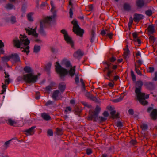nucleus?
Segmentation results:
<instances>
[{"label": "nucleus", "mask_w": 157, "mask_h": 157, "mask_svg": "<svg viewBox=\"0 0 157 157\" xmlns=\"http://www.w3.org/2000/svg\"><path fill=\"white\" fill-rule=\"evenodd\" d=\"M113 64L111 65V69L112 70H114H114L117 68V65H113Z\"/></svg>", "instance_id": "bf43d9fd"}, {"label": "nucleus", "mask_w": 157, "mask_h": 157, "mask_svg": "<svg viewBox=\"0 0 157 157\" xmlns=\"http://www.w3.org/2000/svg\"><path fill=\"white\" fill-rule=\"evenodd\" d=\"M81 112L82 110L80 108L78 107L75 108V114L79 115Z\"/></svg>", "instance_id": "7c9ffc66"}, {"label": "nucleus", "mask_w": 157, "mask_h": 157, "mask_svg": "<svg viewBox=\"0 0 157 157\" xmlns=\"http://www.w3.org/2000/svg\"><path fill=\"white\" fill-rule=\"evenodd\" d=\"M51 11L53 12L52 15L49 17H47L40 22V29L39 32L42 36H44L46 35L45 32L43 28L46 27L47 25L49 24L52 21V19H54L56 16V12L54 10L55 7L54 5L52 6Z\"/></svg>", "instance_id": "7ed1b4c3"}, {"label": "nucleus", "mask_w": 157, "mask_h": 157, "mask_svg": "<svg viewBox=\"0 0 157 157\" xmlns=\"http://www.w3.org/2000/svg\"><path fill=\"white\" fill-rule=\"evenodd\" d=\"M48 135L50 136H52L53 135V132L52 129H49L48 130L47 132Z\"/></svg>", "instance_id": "a18cd8bd"}, {"label": "nucleus", "mask_w": 157, "mask_h": 157, "mask_svg": "<svg viewBox=\"0 0 157 157\" xmlns=\"http://www.w3.org/2000/svg\"><path fill=\"white\" fill-rule=\"evenodd\" d=\"M150 116L153 119H156L157 116V110L155 109H153L150 114Z\"/></svg>", "instance_id": "a211bd4d"}, {"label": "nucleus", "mask_w": 157, "mask_h": 157, "mask_svg": "<svg viewBox=\"0 0 157 157\" xmlns=\"http://www.w3.org/2000/svg\"><path fill=\"white\" fill-rule=\"evenodd\" d=\"M147 29L149 33L153 34L155 33V27L153 25H149Z\"/></svg>", "instance_id": "412c9836"}, {"label": "nucleus", "mask_w": 157, "mask_h": 157, "mask_svg": "<svg viewBox=\"0 0 157 157\" xmlns=\"http://www.w3.org/2000/svg\"><path fill=\"white\" fill-rule=\"evenodd\" d=\"M4 46V43L2 42V41L0 40V49L3 48Z\"/></svg>", "instance_id": "e2e57ef3"}, {"label": "nucleus", "mask_w": 157, "mask_h": 157, "mask_svg": "<svg viewBox=\"0 0 157 157\" xmlns=\"http://www.w3.org/2000/svg\"><path fill=\"white\" fill-rule=\"evenodd\" d=\"M130 143L131 144L134 146L136 144V140H132L130 141Z\"/></svg>", "instance_id": "6e6d98bb"}, {"label": "nucleus", "mask_w": 157, "mask_h": 157, "mask_svg": "<svg viewBox=\"0 0 157 157\" xmlns=\"http://www.w3.org/2000/svg\"><path fill=\"white\" fill-rule=\"evenodd\" d=\"M53 87V85L52 84L46 86L45 89V92L49 93L51 90L52 89Z\"/></svg>", "instance_id": "393cba45"}, {"label": "nucleus", "mask_w": 157, "mask_h": 157, "mask_svg": "<svg viewBox=\"0 0 157 157\" xmlns=\"http://www.w3.org/2000/svg\"><path fill=\"white\" fill-rule=\"evenodd\" d=\"M129 53V51H124L123 56V58L125 59H126L128 58V56Z\"/></svg>", "instance_id": "f704fd0d"}, {"label": "nucleus", "mask_w": 157, "mask_h": 157, "mask_svg": "<svg viewBox=\"0 0 157 157\" xmlns=\"http://www.w3.org/2000/svg\"><path fill=\"white\" fill-rule=\"evenodd\" d=\"M56 132L57 134L59 135H61L63 133L62 130L59 128H57L56 129Z\"/></svg>", "instance_id": "c9c22d12"}, {"label": "nucleus", "mask_w": 157, "mask_h": 157, "mask_svg": "<svg viewBox=\"0 0 157 157\" xmlns=\"http://www.w3.org/2000/svg\"><path fill=\"white\" fill-rule=\"evenodd\" d=\"M65 36L64 37L65 40L67 43L71 45V47H73L74 46V43L71 38L68 36V35H67V36Z\"/></svg>", "instance_id": "dca6fc26"}, {"label": "nucleus", "mask_w": 157, "mask_h": 157, "mask_svg": "<svg viewBox=\"0 0 157 157\" xmlns=\"http://www.w3.org/2000/svg\"><path fill=\"white\" fill-rule=\"evenodd\" d=\"M117 126L118 127H121L122 126V123L121 122H118L117 123Z\"/></svg>", "instance_id": "338daca9"}, {"label": "nucleus", "mask_w": 157, "mask_h": 157, "mask_svg": "<svg viewBox=\"0 0 157 157\" xmlns=\"http://www.w3.org/2000/svg\"><path fill=\"white\" fill-rule=\"evenodd\" d=\"M5 20L6 22H10L12 24H15L17 22L16 18L14 16H11L10 19L6 18H5Z\"/></svg>", "instance_id": "4468645a"}, {"label": "nucleus", "mask_w": 157, "mask_h": 157, "mask_svg": "<svg viewBox=\"0 0 157 157\" xmlns=\"http://www.w3.org/2000/svg\"><path fill=\"white\" fill-rule=\"evenodd\" d=\"M36 127V126H33L29 129L24 130V132L25 134L27 136L32 135H33L35 132L34 129Z\"/></svg>", "instance_id": "1a4fd4ad"}, {"label": "nucleus", "mask_w": 157, "mask_h": 157, "mask_svg": "<svg viewBox=\"0 0 157 157\" xmlns=\"http://www.w3.org/2000/svg\"><path fill=\"white\" fill-rule=\"evenodd\" d=\"M7 85L4 84L3 83L2 84V90L1 91V92L0 93V94H4V93L6 91V87L7 86Z\"/></svg>", "instance_id": "72a5a7b5"}, {"label": "nucleus", "mask_w": 157, "mask_h": 157, "mask_svg": "<svg viewBox=\"0 0 157 157\" xmlns=\"http://www.w3.org/2000/svg\"><path fill=\"white\" fill-rule=\"evenodd\" d=\"M24 70L26 73H29V74L32 73V69L31 67L29 66H27L25 67L24 68Z\"/></svg>", "instance_id": "c85d7f7f"}, {"label": "nucleus", "mask_w": 157, "mask_h": 157, "mask_svg": "<svg viewBox=\"0 0 157 157\" xmlns=\"http://www.w3.org/2000/svg\"><path fill=\"white\" fill-rule=\"evenodd\" d=\"M71 23L73 25V32L77 35H79L80 37H82L84 31L79 27L78 24V21L76 19H74Z\"/></svg>", "instance_id": "0eeeda50"}, {"label": "nucleus", "mask_w": 157, "mask_h": 157, "mask_svg": "<svg viewBox=\"0 0 157 157\" xmlns=\"http://www.w3.org/2000/svg\"><path fill=\"white\" fill-rule=\"evenodd\" d=\"M2 60L3 62L11 60V55L8 56H6L2 58Z\"/></svg>", "instance_id": "c756f323"}, {"label": "nucleus", "mask_w": 157, "mask_h": 157, "mask_svg": "<svg viewBox=\"0 0 157 157\" xmlns=\"http://www.w3.org/2000/svg\"><path fill=\"white\" fill-rule=\"evenodd\" d=\"M75 82L76 84H78L79 83V78L78 75H75Z\"/></svg>", "instance_id": "c03bdc74"}, {"label": "nucleus", "mask_w": 157, "mask_h": 157, "mask_svg": "<svg viewBox=\"0 0 157 157\" xmlns=\"http://www.w3.org/2000/svg\"><path fill=\"white\" fill-rule=\"evenodd\" d=\"M101 110V108L98 105H97L95 108V111H93L95 113H97L98 114Z\"/></svg>", "instance_id": "79ce46f5"}, {"label": "nucleus", "mask_w": 157, "mask_h": 157, "mask_svg": "<svg viewBox=\"0 0 157 157\" xmlns=\"http://www.w3.org/2000/svg\"><path fill=\"white\" fill-rule=\"evenodd\" d=\"M98 114L97 113H95L92 112L91 114L88 118V120H93L94 121H96L98 119Z\"/></svg>", "instance_id": "9d476101"}, {"label": "nucleus", "mask_w": 157, "mask_h": 157, "mask_svg": "<svg viewBox=\"0 0 157 157\" xmlns=\"http://www.w3.org/2000/svg\"><path fill=\"white\" fill-rule=\"evenodd\" d=\"M144 17L142 14L135 13L134 15L133 20L135 22L138 23L140 20L143 18Z\"/></svg>", "instance_id": "f8f14e48"}, {"label": "nucleus", "mask_w": 157, "mask_h": 157, "mask_svg": "<svg viewBox=\"0 0 157 157\" xmlns=\"http://www.w3.org/2000/svg\"><path fill=\"white\" fill-rule=\"evenodd\" d=\"M51 64L50 63H48L45 67V70L48 72L50 71Z\"/></svg>", "instance_id": "2f4dec72"}, {"label": "nucleus", "mask_w": 157, "mask_h": 157, "mask_svg": "<svg viewBox=\"0 0 157 157\" xmlns=\"http://www.w3.org/2000/svg\"><path fill=\"white\" fill-rule=\"evenodd\" d=\"M71 110V109L70 107H67L65 108V109L64 110V112H70Z\"/></svg>", "instance_id": "603ef678"}, {"label": "nucleus", "mask_w": 157, "mask_h": 157, "mask_svg": "<svg viewBox=\"0 0 157 157\" xmlns=\"http://www.w3.org/2000/svg\"><path fill=\"white\" fill-rule=\"evenodd\" d=\"M99 118L100 119L101 121L102 122L105 121L106 119V118L103 117H99Z\"/></svg>", "instance_id": "774afa93"}, {"label": "nucleus", "mask_w": 157, "mask_h": 157, "mask_svg": "<svg viewBox=\"0 0 157 157\" xmlns=\"http://www.w3.org/2000/svg\"><path fill=\"white\" fill-rule=\"evenodd\" d=\"M14 139L13 138H12L11 140H10L9 141H8L5 142L4 144V145L7 148V147H8L9 145L10 144V142L13 140Z\"/></svg>", "instance_id": "49530a36"}, {"label": "nucleus", "mask_w": 157, "mask_h": 157, "mask_svg": "<svg viewBox=\"0 0 157 157\" xmlns=\"http://www.w3.org/2000/svg\"><path fill=\"white\" fill-rule=\"evenodd\" d=\"M140 126L143 130H145L148 128L147 124H143L140 125Z\"/></svg>", "instance_id": "58836bf2"}, {"label": "nucleus", "mask_w": 157, "mask_h": 157, "mask_svg": "<svg viewBox=\"0 0 157 157\" xmlns=\"http://www.w3.org/2000/svg\"><path fill=\"white\" fill-rule=\"evenodd\" d=\"M113 75L111 78H109V79H106L109 80V81L113 82L114 81H117L119 78V77L118 76L116 75L114 76L115 74L113 72Z\"/></svg>", "instance_id": "5701e85b"}, {"label": "nucleus", "mask_w": 157, "mask_h": 157, "mask_svg": "<svg viewBox=\"0 0 157 157\" xmlns=\"http://www.w3.org/2000/svg\"><path fill=\"white\" fill-rule=\"evenodd\" d=\"M136 6L139 8L142 7L144 5V2L143 0H138L136 1Z\"/></svg>", "instance_id": "6ab92c4d"}, {"label": "nucleus", "mask_w": 157, "mask_h": 157, "mask_svg": "<svg viewBox=\"0 0 157 157\" xmlns=\"http://www.w3.org/2000/svg\"><path fill=\"white\" fill-rule=\"evenodd\" d=\"M116 60V58L113 56L109 59V60L103 62V63L104 64H105L107 65V67L104 69L103 71L105 72L106 70L108 71L106 75H104L105 79H109L113 76L114 70L111 69V65L112 63L114 62Z\"/></svg>", "instance_id": "39448f33"}, {"label": "nucleus", "mask_w": 157, "mask_h": 157, "mask_svg": "<svg viewBox=\"0 0 157 157\" xmlns=\"http://www.w3.org/2000/svg\"><path fill=\"white\" fill-rule=\"evenodd\" d=\"M155 77L153 78V80L156 81L157 80V71H156L155 73Z\"/></svg>", "instance_id": "69168bd1"}, {"label": "nucleus", "mask_w": 157, "mask_h": 157, "mask_svg": "<svg viewBox=\"0 0 157 157\" xmlns=\"http://www.w3.org/2000/svg\"><path fill=\"white\" fill-rule=\"evenodd\" d=\"M60 94L59 91L58 90H56L53 92L52 97L55 100H59L58 97Z\"/></svg>", "instance_id": "2eb2a0df"}, {"label": "nucleus", "mask_w": 157, "mask_h": 157, "mask_svg": "<svg viewBox=\"0 0 157 157\" xmlns=\"http://www.w3.org/2000/svg\"><path fill=\"white\" fill-rule=\"evenodd\" d=\"M145 13L146 15L148 16H151L152 14V11L151 10H148L145 11Z\"/></svg>", "instance_id": "ea45409f"}, {"label": "nucleus", "mask_w": 157, "mask_h": 157, "mask_svg": "<svg viewBox=\"0 0 157 157\" xmlns=\"http://www.w3.org/2000/svg\"><path fill=\"white\" fill-rule=\"evenodd\" d=\"M21 36L20 40H19L17 37H16L13 40L14 46L17 48H20V46L22 44L25 46H26L25 48H23L21 47V49L22 52H26L27 55L29 52V47L28 45L29 44L30 41L27 38V36L25 35L22 36L20 35Z\"/></svg>", "instance_id": "f03ea898"}, {"label": "nucleus", "mask_w": 157, "mask_h": 157, "mask_svg": "<svg viewBox=\"0 0 157 157\" xmlns=\"http://www.w3.org/2000/svg\"><path fill=\"white\" fill-rule=\"evenodd\" d=\"M150 41L152 43H153L155 41V38L152 36H150L149 38Z\"/></svg>", "instance_id": "de8ad7c7"}, {"label": "nucleus", "mask_w": 157, "mask_h": 157, "mask_svg": "<svg viewBox=\"0 0 157 157\" xmlns=\"http://www.w3.org/2000/svg\"><path fill=\"white\" fill-rule=\"evenodd\" d=\"M123 98L122 97H120L117 99L114 100L113 101L115 102H118L121 101Z\"/></svg>", "instance_id": "3c124183"}, {"label": "nucleus", "mask_w": 157, "mask_h": 157, "mask_svg": "<svg viewBox=\"0 0 157 157\" xmlns=\"http://www.w3.org/2000/svg\"><path fill=\"white\" fill-rule=\"evenodd\" d=\"M33 14V13H28L27 16L28 20L30 21H33V19L32 17V15Z\"/></svg>", "instance_id": "cd10ccee"}, {"label": "nucleus", "mask_w": 157, "mask_h": 157, "mask_svg": "<svg viewBox=\"0 0 157 157\" xmlns=\"http://www.w3.org/2000/svg\"><path fill=\"white\" fill-rule=\"evenodd\" d=\"M66 88V85L64 83L62 82L60 83L58 86V89L61 92H63L64 91Z\"/></svg>", "instance_id": "aec40b11"}, {"label": "nucleus", "mask_w": 157, "mask_h": 157, "mask_svg": "<svg viewBox=\"0 0 157 157\" xmlns=\"http://www.w3.org/2000/svg\"><path fill=\"white\" fill-rule=\"evenodd\" d=\"M136 62L137 63L136 65V67L138 68L140 67L141 65L142 64V62L140 60H138Z\"/></svg>", "instance_id": "37998d69"}, {"label": "nucleus", "mask_w": 157, "mask_h": 157, "mask_svg": "<svg viewBox=\"0 0 157 157\" xmlns=\"http://www.w3.org/2000/svg\"><path fill=\"white\" fill-rule=\"evenodd\" d=\"M40 93L39 92H37L36 93L35 96V98L36 99L38 100L40 99Z\"/></svg>", "instance_id": "864d4df0"}, {"label": "nucleus", "mask_w": 157, "mask_h": 157, "mask_svg": "<svg viewBox=\"0 0 157 157\" xmlns=\"http://www.w3.org/2000/svg\"><path fill=\"white\" fill-rule=\"evenodd\" d=\"M37 75H33L32 73L24 75L22 76H19L17 78L18 81L23 80L28 83H34L37 79Z\"/></svg>", "instance_id": "423d86ee"}, {"label": "nucleus", "mask_w": 157, "mask_h": 157, "mask_svg": "<svg viewBox=\"0 0 157 157\" xmlns=\"http://www.w3.org/2000/svg\"><path fill=\"white\" fill-rule=\"evenodd\" d=\"M55 65V70L56 72L58 73L61 78L64 77L68 73L71 77H73L75 75V69L72 67L70 68L69 72L66 69L62 67L58 62H56Z\"/></svg>", "instance_id": "20e7f679"}, {"label": "nucleus", "mask_w": 157, "mask_h": 157, "mask_svg": "<svg viewBox=\"0 0 157 157\" xmlns=\"http://www.w3.org/2000/svg\"><path fill=\"white\" fill-rule=\"evenodd\" d=\"M133 40L135 42H138V44H140L141 43L140 40L138 38H134L133 39Z\"/></svg>", "instance_id": "680f3d73"}, {"label": "nucleus", "mask_w": 157, "mask_h": 157, "mask_svg": "<svg viewBox=\"0 0 157 157\" xmlns=\"http://www.w3.org/2000/svg\"><path fill=\"white\" fill-rule=\"evenodd\" d=\"M5 8L7 9L8 10H11L12 9H15V6L13 5V4H10V3H8L7 4L6 6H5Z\"/></svg>", "instance_id": "a878e982"}, {"label": "nucleus", "mask_w": 157, "mask_h": 157, "mask_svg": "<svg viewBox=\"0 0 157 157\" xmlns=\"http://www.w3.org/2000/svg\"><path fill=\"white\" fill-rule=\"evenodd\" d=\"M138 68L136 67V64H135V70L136 73L140 76H141L142 74L140 71L138 69Z\"/></svg>", "instance_id": "4c0bfd02"}, {"label": "nucleus", "mask_w": 157, "mask_h": 157, "mask_svg": "<svg viewBox=\"0 0 157 157\" xmlns=\"http://www.w3.org/2000/svg\"><path fill=\"white\" fill-rule=\"evenodd\" d=\"M85 95L86 97H88V98L94 100V98H95V97L93 96L90 92H87L85 94Z\"/></svg>", "instance_id": "473e14b6"}, {"label": "nucleus", "mask_w": 157, "mask_h": 157, "mask_svg": "<svg viewBox=\"0 0 157 157\" xmlns=\"http://www.w3.org/2000/svg\"><path fill=\"white\" fill-rule=\"evenodd\" d=\"M40 50V46L35 45L33 48V52L38 53Z\"/></svg>", "instance_id": "bb28decb"}, {"label": "nucleus", "mask_w": 157, "mask_h": 157, "mask_svg": "<svg viewBox=\"0 0 157 157\" xmlns=\"http://www.w3.org/2000/svg\"><path fill=\"white\" fill-rule=\"evenodd\" d=\"M86 153L87 155H90L92 153V150L90 149H87L86 150Z\"/></svg>", "instance_id": "13d9d810"}, {"label": "nucleus", "mask_w": 157, "mask_h": 157, "mask_svg": "<svg viewBox=\"0 0 157 157\" xmlns=\"http://www.w3.org/2000/svg\"><path fill=\"white\" fill-rule=\"evenodd\" d=\"M36 28L34 29L28 28H25V30L26 31V33L29 35H32L34 36L36 38L38 36V34L36 33Z\"/></svg>", "instance_id": "6e6552de"}, {"label": "nucleus", "mask_w": 157, "mask_h": 157, "mask_svg": "<svg viewBox=\"0 0 157 157\" xmlns=\"http://www.w3.org/2000/svg\"><path fill=\"white\" fill-rule=\"evenodd\" d=\"M154 71V68L153 67H150L148 69L147 71L149 73H152Z\"/></svg>", "instance_id": "09e8293b"}, {"label": "nucleus", "mask_w": 157, "mask_h": 157, "mask_svg": "<svg viewBox=\"0 0 157 157\" xmlns=\"http://www.w3.org/2000/svg\"><path fill=\"white\" fill-rule=\"evenodd\" d=\"M7 123L10 126H13L14 124H16V122L14 120L11 118H9L7 121Z\"/></svg>", "instance_id": "b1692460"}, {"label": "nucleus", "mask_w": 157, "mask_h": 157, "mask_svg": "<svg viewBox=\"0 0 157 157\" xmlns=\"http://www.w3.org/2000/svg\"><path fill=\"white\" fill-rule=\"evenodd\" d=\"M69 14H70V18H72V16L73 15V12L72 9V8H71L69 9Z\"/></svg>", "instance_id": "4d7b16f0"}, {"label": "nucleus", "mask_w": 157, "mask_h": 157, "mask_svg": "<svg viewBox=\"0 0 157 157\" xmlns=\"http://www.w3.org/2000/svg\"><path fill=\"white\" fill-rule=\"evenodd\" d=\"M41 117L44 120L48 121L51 119V117L48 114L43 113L41 114Z\"/></svg>", "instance_id": "4be33fe9"}, {"label": "nucleus", "mask_w": 157, "mask_h": 157, "mask_svg": "<svg viewBox=\"0 0 157 157\" xmlns=\"http://www.w3.org/2000/svg\"><path fill=\"white\" fill-rule=\"evenodd\" d=\"M83 55V53L82 52L81 50L80 49L76 51L74 54V57L76 58L82 57Z\"/></svg>", "instance_id": "f3484780"}, {"label": "nucleus", "mask_w": 157, "mask_h": 157, "mask_svg": "<svg viewBox=\"0 0 157 157\" xmlns=\"http://www.w3.org/2000/svg\"><path fill=\"white\" fill-rule=\"evenodd\" d=\"M9 79H10V78H8L7 79H5L4 82L5 83V85H7L9 84V83H10Z\"/></svg>", "instance_id": "052dcab7"}, {"label": "nucleus", "mask_w": 157, "mask_h": 157, "mask_svg": "<svg viewBox=\"0 0 157 157\" xmlns=\"http://www.w3.org/2000/svg\"><path fill=\"white\" fill-rule=\"evenodd\" d=\"M65 67L67 68H68L71 67L70 63L69 61H66L65 63Z\"/></svg>", "instance_id": "5fc2aeb1"}, {"label": "nucleus", "mask_w": 157, "mask_h": 157, "mask_svg": "<svg viewBox=\"0 0 157 157\" xmlns=\"http://www.w3.org/2000/svg\"><path fill=\"white\" fill-rule=\"evenodd\" d=\"M143 84V82L141 80L137 81L136 82L135 93L136 97L139 102L142 105H145L148 103L147 101L145 99L148 98L149 96L148 94L146 95L145 93L141 92V90Z\"/></svg>", "instance_id": "f257e3e1"}, {"label": "nucleus", "mask_w": 157, "mask_h": 157, "mask_svg": "<svg viewBox=\"0 0 157 157\" xmlns=\"http://www.w3.org/2000/svg\"><path fill=\"white\" fill-rule=\"evenodd\" d=\"M61 33H62L64 35V37L65 36H67V35H68V33L64 29H63L61 31Z\"/></svg>", "instance_id": "8fccbe9b"}, {"label": "nucleus", "mask_w": 157, "mask_h": 157, "mask_svg": "<svg viewBox=\"0 0 157 157\" xmlns=\"http://www.w3.org/2000/svg\"><path fill=\"white\" fill-rule=\"evenodd\" d=\"M124 9L126 10H130V5L127 4H125L124 5Z\"/></svg>", "instance_id": "a19ab883"}, {"label": "nucleus", "mask_w": 157, "mask_h": 157, "mask_svg": "<svg viewBox=\"0 0 157 157\" xmlns=\"http://www.w3.org/2000/svg\"><path fill=\"white\" fill-rule=\"evenodd\" d=\"M144 85L147 89L150 90H153L154 88L153 83L151 82H145Z\"/></svg>", "instance_id": "ddd939ff"}, {"label": "nucleus", "mask_w": 157, "mask_h": 157, "mask_svg": "<svg viewBox=\"0 0 157 157\" xmlns=\"http://www.w3.org/2000/svg\"><path fill=\"white\" fill-rule=\"evenodd\" d=\"M115 113H116V111H114V110L113 111L110 113V114L111 115V116L112 118H113V117L115 114Z\"/></svg>", "instance_id": "0e129e2a"}, {"label": "nucleus", "mask_w": 157, "mask_h": 157, "mask_svg": "<svg viewBox=\"0 0 157 157\" xmlns=\"http://www.w3.org/2000/svg\"><path fill=\"white\" fill-rule=\"evenodd\" d=\"M131 75L132 77V80L133 81H135L136 80V76L134 74L133 71L132 70L131 71Z\"/></svg>", "instance_id": "e433bc0d"}, {"label": "nucleus", "mask_w": 157, "mask_h": 157, "mask_svg": "<svg viewBox=\"0 0 157 157\" xmlns=\"http://www.w3.org/2000/svg\"><path fill=\"white\" fill-rule=\"evenodd\" d=\"M11 61L13 62H16L20 61V58L16 53L12 54L11 55Z\"/></svg>", "instance_id": "9b49d317"}]
</instances>
